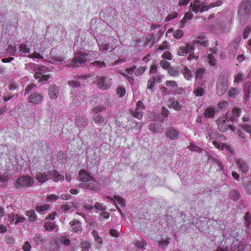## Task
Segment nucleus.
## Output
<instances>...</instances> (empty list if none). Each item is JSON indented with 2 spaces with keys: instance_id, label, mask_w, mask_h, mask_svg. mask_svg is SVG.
I'll use <instances>...</instances> for the list:
<instances>
[{
  "instance_id": "60",
  "label": "nucleus",
  "mask_w": 251,
  "mask_h": 251,
  "mask_svg": "<svg viewBox=\"0 0 251 251\" xmlns=\"http://www.w3.org/2000/svg\"><path fill=\"white\" fill-rule=\"evenodd\" d=\"M188 149L191 151H195L197 152L201 151L200 147L193 144H191L189 145Z\"/></svg>"
},
{
  "instance_id": "40",
  "label": "nucleus",
  "mask_w": 251,
  "mask_h": 251,
  "mask_svg": "<svg viewBox=\"0 0 251 251\" xmlns=\"http://www.w3.org/2000/svg\"><path fill=\"white\" fill-rule=\"evenodd\" d=\"M110 49V45L106 42L101 43L99 46V49L102 51H106Z\"/></svg>"
},
{
  "instance_id": "42",
  "label": "nucleus",
  "mask_w": 251,
  "mask_h": 251,
  "mask_svg": "<svg viewBox=\"0 0 251 251\" xmlns=\"http://www.w3.org/2000/svg\"><path fill=\"white\" fill-rule=\"evenodd\" d=\"M207 59L209 64L212 66H214L216 63V60L213 55L209 54L207 56Z\"/></svg>"
},
{
  "instance_id": "35",
  "label": "nucleus",
  "mask_w": 251,
  "mask_h": 251,
  "mask_svg": "<svg viewBox=\"0 0 251 251\" xmlns=\"http://www.w3.org/2000/svg\"><path fill=\"white\" fill-rule=\"evenodd\" d=\"M105 109V107L102 105H99L94 107L92 109V112L94 114H98L99 113L101 112Z\"/></svg>"
},
{
  "instance_id": "22",
  "label": "nucleus",
  "mask_w": 251,
  "mask_h": 251,
  "mask_svg": "<svg viewBox=\"0 0 251 251\" xmlns=\"http://www.w3.org/2000/svg\"><path fill=\"white\" fill-rule=\"evenodd\" d=\"M182 73L183 74L184 78L189 80L191 79L192 77V73L190 69H189L187 67H185L183 69H182Z\"/></svg>"
},
{
  "instance_id": "56",
  "label": "nucleus",
  "mask_w": 251,
  "mask_h": 251,
  "mask_svg": "<svg viewBox=\"0 0 251 251\" xmlns=\"http://www.w3.org/2000/svg\"><path fill=\"white\" fill-rule=\"evenodd\" d=\"M169 74L173 76H176L178 75L179 71L177 68L171 67L169 70Z\"/></svg>"
},
{
  "instance_id": "1",
  "label": "nucleus",
  "mask_w": 251,
  "mask_h": 251,
  "mask_svg": "<svg viewBox=\"0 0 251 251\" xmlns=\"http://www.w3.org/2000/svg\"><path fill=\"white\" fill-rule=\"evenodd\" d=\"M78 180L83 182L84 187L89 190L99 191L100 188L96 180L84 170H81L78 174Z\"/></svg>"
},
{
  "instance_id": "10",
  "label": "nucleus",
  "mask_w": 251,
  "mask_h": 251,
  "mask_svg": "<svg viewBox=\"0 0 251 251\" xmlns=\"http://www.w3.org/2000/svg\"><path fill=\"white\" fill-rule=\"evenodd\" d=\"M43 100L42 95L38 92H34L28 98V101L34 104L41 103Z\"/></svg>"
},
{
  "instance_id": "59",
  "label": "nucleus",
  "mask_w": 251,
  "mask_h": 251,
  "mask_svg": "<svg viewBox=\"0 0 251 251\" xmlns=\"http://www.w3.org/2000/svg\"><path fill=\"white\" fill-rule=\"evenodd\" d=\"M160 65L163 69H167L169 67L170 63L165 60H162L160 62Z\"/></svg>"
},
{
  "instance_id": "49",
  "label": "nucleus",
  "mask_w": 251,
  "mask_h": 251,
  "mask_svg": "<svg viewBox=\"0 0 251 251\" xmlns=\"http://www.w3.org/2000/svg\"><path fill=\"white\" fill-rule=\"evenodd\" d=\"M238 91L235 88H231L228 91V96L230 97L235 98V97L238 94Z\"/></svg>"
},
{
  "instance_id": "55",
  "label": "nucleus",
  "mask_w": 251,
  "mask_h": 251,
  "mask_svg": "<svg viewBox=\"0 0 251 251\" xmlns=\"http://www.w3.org/2000/svg\"><path fill=\"white\" fill-rule=\"evenodd\" d=\"M68 84L69 86H72L74 88H78L80 86V83L75 80H70L68 82Z\"/></svg>"
},
{
  "instance_id": "11",
  "label": "nucleus",
  "mask_w": 251,
  "mask_h": 251,
  "mask_svg": "<svg viewBox=\"0 0 251 251\" xmlns=\"http://www.w3.org/2000/svg\"><path fill=\"white\" fill-rule=\"evenodd\" d=\"M238 168L242 173H247L249 170V167L246 161L242 158H238L235 161Z\"/></svg>"
},
{
  "instance_id": "13",
  "label": "nucleus",
  "mask_w": 251,
  "mask_h": 251,
  "mask_svg": "<svg viewBox=\"0 0 251 251\" xmlns=\"http://www.w3.org/2000/svg\"><path fill=\"white\" fill-rule=\"evenodd\" d=\"M48 92L50 98L52 100H55L58 96V88L55 84H51L49 87Z\"/></svg>"
},
{
  "instance_id": "20",
  "label": "nucleus",
  "mask_w": 251,
  "mask_h": 251,
  "mask_svg": "<svg viewBox=\"0 0 251 251\" xmlns=\"http://www.w3.org/2000/svg\"><path fill=\"white\" fill-rule=\"evenodd\" d=\"M232 116L229 119L231 121H235L237 117H239L241 113V109L239 108H234L232 111Z\"/></svg>"
},
{
  "instance_id": "14",
  "label": "nucleus",
  "mask_w": 251,
  "mask_h": 251,
  "mask_svg": "<svg viewBox=\"0 0 251 251\" xmlns=\"http://www.w3.org/2000/svg\"><path fill=\"white\" fill-rule=\"evenodd\" d=\"M192 45L189 44H186L185 46L180 47L177 50V54L180 56H186L191 50H193Z\"/></svg>"
},
{
  "instance_id": "19",
  "label": "nucleus",
  "mask_w": 251,
  "mask_h": 251,
  "mask_svg": "<svg viewBox=\"0 0 251 251\" xmlns=\"http://www.w3.org/2000/svg\"><path fill=\"white\" fill-rule=\"evenodd\" d=\"M195 43L202 47H206L207 46L208 40L204 36H199L197 39L195 40Z\"/></svg>"
},
{
  "instance_id": "57",
  "label": "nucleus",
  "mask_w": 251,
  "mask_h": 251,
  "mask_svg": "<svg viewBox=\"0 0 251 251\" xmlns=\"http://www.w3.org/2000/svg\"><path fill=\"white\" fill-rule=\"evenodd\" d=\"M36 86V85L34 83H31L28 85L25 89V95H26L31 91V90Z\"/></svg>"
},
{
  "instance_id": "51",
  "label": "nucleus",
  "mask_w": 251,
  "mask_h": 251,
  "mask_svg": "<svg viewBox=\"0 0 251 251\" xmlns=\"http://www.w3.org/2000/svg\"><path fill=\"white\" fill-rule=\"evenodd\" d=\"M43 240V237L40 234H36L33 237V240L36 244H40Z\"/></svg>"
},
{
  "instance_id": "25",
  "label": "nucleus",
  "mask_w": 251,
  "mask_h": 251,
  "mask_svg": "<svg viewBox=\"0 0 251 251\" xmlns=\"http://www.w3.org/2000/svg\"><path fill=\"white\" fill-rule=\"evenodd\" d=\"M91 65L95 69H100L105 66V63L101 61H95L91 63Z\"/></svg>"
},
{
  "instance_id": "45",
  "label": "nucleus",
  "mask_w": 251,
  "mask_h": 251,
  "mask_svg": "<svg viewBox=\"0 0 251 251\" xmlns=\"http://www.w3.org/2000/svg\"><path fill=\"white\" fill-rule=\"evenodd\" d=\"M80 245L82 249V251H89L91 244L88 241H84L81 243Z\"/></svg>"
},
{
  "instance_id": "12",
  "label": "nucleus",
  "mask_w": 251,
  "mask_h": 251,
  "mask_svg": "<svg viewBox=\"0 0 251 251\" xmlns=\"http://www.w3.org/2000/svg\"><path fill=\"white\" fill-rule=\"evenodd\" d=\"M242 123L241 124L240 126L242 129L245 132L251 135V123L250 122L249 117H244L242 118Z\"/></svg>"
},
{
  "instance_id": "64",
  "label": "nucleus",
  "mask_w": 251,
  "mask_h": 251,
  "mask_svg": "<svg viewBox=\"0 0 251 251\" xmlns=\"http://www.w3.org/2000/svg\"><path fill=\"white\" fill-rule=\"evenodd\" d=\"M57 174V171L55 169L52 170L48 171L46 175L48 176V179L51 178L53 176H55Z\"/></svg>"
},
{
  "instance_id": "2",
  "label": "nucleus",
  "mask_w": 251,
  "mask_h": 251,
  "mask_svg": "<svg viewBox=\"0 0 251 251\" xmlns=\"http://www.w3.org/2000/svg\"><path fill=\"white\" fill-rule=\"evenodd\" d=\"M237 14L241 22H245L251 15V0H243L238 6Z\"/></svg>"
},
{
  "instance_id": "4",
  "label": "nucleus",
  "mask_w": 251,
  "mask_h": 251,
  "mask_svg": "<svg viewBox=\"0 0 251 251\" xmlns=\"http://www.w3.org/2000/svg\"><path fill=\"white\" fill-rule=\"evenodd\" d=\"M228 75L226 73H222L220 75L216 86L217 94L223 95L228 87Z\"/></svg>"
},
{
  "instance_id": "47",
  "label": "nucleus",
  "mask_w": 251,
  "mask_h": 251,
  "mask_svg": "<svg viewBox=\"0 0 251 251\" xmlns=\"http://www.w3.org/2000/svg\"><path fill=\"white\" fill-rule=\"evenodd\" d=\"M93 234L96 242L98 244L101 245L102 243V239L101 237L99 236L98 233L96 231H94L93 232Z\"/></svg>"
},
{
  "instance_id": "31",
  "label": "nucleus",
  "mask_w": 251,
  "mask_h": 251,
  "mask_svg": "<svg viewBox=\"0 0 251 251\" xmlns=\"http://www.w3.org/2000/svg\"><path fill=\"white\" fill-rule=\"evenodd\" d=\"M146 71L145 66H140L137 69H135L134 75L137 76H141Z\"/></svg>"
},
{
  "instance_id": "3",
  "label": "nucleus",
  "mask_w": 251,
  "mask_h": 251,
  "mask_svg": "<svg viewBox=\"0 0 251 251\" xmlns=\"http://www.w3.org/2000/svg\"><path fill=\"white\" fill-rule=\"evenodd\" d=\"M222 3V1L217 0L216 2L210 3L208 5H204V3L203 2L200 3L199 0H195L194 3L191 2L190 3V6L191 7V10L193 12L195 13H197L199 11L201 13L207 11L212 8L221 5Z\"/></svg>"
},
{
  "instance_id": "7",
  "label": "nucleus",
  "mask_w": 251,
  "mask_h": 251,
  "mask_svg": "<svg viewBox=\"0 0 251 251\" xmlns=\"http://www.w3.org/2000/svg\"><path fill=\"white\" fill-rule=\"evenodd\" d=\"M97 84L100 89L107 90L109 89L111 86V79L105 76H98Z\"/></svg>"
},
{
  "instance_id": "18",
  "label": "nucleus",
  "mask_w": 251,
  "mask_h": 251,
  "mask_svg": "<svg viewBox=\"0 0 251 251\" xmlns=\"http://www.w3.org/2000/svg\"><path fill=\"white\" fill-rule=\"evenodd\" d=\"M70 224L71 225V228L72 230L74 232L79 231L81 230V224L79 221L76 220H74L70 222Z\"/></svg>"
},
{
  "instance_id": "38",
  "label": "nucleus",
  "mask_w": 251,
  "mask_h": 251,
  "mask_svg": "<svg viewBox=\"0 0 251 251\" xmlns=\"http://www.w3.org/2000/svg\"><path fill=\"white\" fill-rule=\"evenodd\" d=\"M93 119L96 124H100L104 121V117L101 114L98 115L95 117H94Z\"/></svg>"
},
{
  "instance_id": "9",
  "label": "nucleus",
  "mask_w": 251,
  "mask_h": 251,
  "mask_svg": "<svg viewBox=\"0 0 251 251\" xmlns=\"http://www.w3.org/2000/svg\"><path fill=\"white\" fill-rule=\"evenodd\" d=\"M136 69V66H133L131 68H127L125 70V73L126 74H125L124 73H122V75L128 81V82L130 84L133 85L134 82V79L132 76L133 73H134V71Z\"/></svg>"
},
{
  "instance_id": "39",
  "label": "nucleus",
  "mask_w": 251,
  "mask_h": 251,
  "mask_svg": "<svg viewBox=\"0 0 251 251\" xmlns=\"http://www.w3.org/2000/svg\"><path fill=\"white\" fill-rule=\"evenodd\" d=\"M60 241L62 244L68 246L70 244V240L68 237L62 236L60 237Z\"/></svg>"
},
{
  "instance_id": "21",
  "label": "nucleus",
  "mask_w": 251,
  "mask_h": 251,
  "mask_svg": "<svg viewBox=\"0 0 251 251\" xmlns=\"http://www.w3.org/2000/svg\"><path fill=\"white\" fill-rule=\"evenodd\" d=\"M35 178L37 180L42 183L49 179L46 173H39L36 176Z\"/></svg>"
},
{
  "instance_id": "27",
  "label": "nucleus",
  "mask_w": 251,
  "mask_h": 251,
  "mask_svg": "<svg viewBox=\"0 0 251 251\" xmlns=\"http://www.w3.org/2000/svg\"><path fill=\"white\" fill-rule=\"evenodd\" d=\"M204 92V90L203 88L201 87H198L195 89H194L193 91L194 94L195 95L196 97H201L203 95Z\"/></svg>"
},
{
  "instance_id": "41",
  "label": "nucleus",
  "mask_w": 251,
  "mask_h": 251,
  "mask_svg": "<svg viewBox=\"0 0 251 251\" xmlns=\"http://www.w3.org/2000/svg\"><path fill=\"white\" fill-rule=\"evenodd\" d=\"M16 51V47L15 46L10 45L8 46V48L6 50V52L7 53L11 55H13L15 53Z\"/></svg>"
},
{
  "instance_id": "61",
  "label": "nucleus",
  "mask_w": 251,
  "mask_h": 251,
  "mask_svg": "<svg viewBox=\"0 0 251 251\" xmlns=\"http://www.w3.org/2000/svg\"><path fill=\"white\" fill-rule=\"evenodd\" d=\"M169 244V241L168 240H162L159 242V246L163 249H165L167 248Z\"/></svg>"
},
{
  "instance_id": "63",
  "label": "nucleus",
  "mask_w": 251,
  "mask_h": 251,
  "mask_svg": "<svg viewBox=\"0 0 251 251\" xmlns=\"http://www.w3.org/2000/svg\"><path fill=\"white\" fill-rule=\"evenodd\" d=\"M145 106L143 104V102L141 100H139L136 104V109L137 110H141L143 111L144 109H145Z\"/></svg>"
},
{
  "instance_id": "17",
  "label": "nucleus",
  "mask_w": 251,
  "mask_h": 251,
  "mask_svg": "<svg viewBox=\"0 0 251 251\" xmlns=\"http://www.w3.org/2000/svg\"><path fill=\"white\" fill-rule=\"evenodd\" d=\"M216 109L213 107L206 108L203 113V115L206 118H211L215 114Z\"/></svg>"
},
{
  "instance_id": "32",
  "label": "nucleus",
  "mask_w": 251,
  "mask_h": 251,
  "mask_svg": "<svg viewBox=\"0 0 251 251\" xmlns=\"http://www.w3.org/2000/svg\"><path fill=\"white\" fill-rule=\"evenodd\" d=\"M26 213V215L28 217L29 221L33 222L36 220L37 216L34 210H31L27 211Z\"/></svg>"
},
{
  "instance_id": "30",
  "label": "nucleus",
  "mask_w": 251,
  "mask_h": 251,
  "mask_svg": "<svg viewBox=\"0 0 251 251\" xmlns=\"http://www.w3.org/2000/svg\"><path fill=\"white\" fill-rule=\"evenodd\" d=\"M76 122L80 124L81 125H86L88 124V121L83 116H78L76 119Z\"/></svg>"
},
{
  "instance_id": "23",
  "label": "nucleus",
  "mask_w": 251,
  "mask_h": 251,
  "mask_svg": "<svg viewBox=\"0 0 251 251\" xmlns=\"http://www.w3.org/2000/svg\"><path fill=\"white\" fill-rule=\"evenodd\" d=\"M241 196L239 192L237 190H232L229 194V197L231 199L237 201L239 200Z\"/></svg>"
},
{
  "instance_id": "16",
  "label": "nucleus",
  "mask_w": 251,
  "mask_h": 251,
  "mask_svg": "<svg viewBox=\"0 0 251 251\" xmlns=\"http://www.w3.org/2000/svg\"><path fill=\"white\" fill-rule=\"evenodd\" d=\"M149 129L152 132H161L163 131L164 126L160 124L155 123L150 124Z\"/></svg>"
},
{
  "instance_id": "26",
  "label": "nucleus",
  "mask_w": 251,
  "mask_h": 251,
  "mask_svg": "<svg viewBox=\"0 0 251 251\" xmlns=\"http://www.w3.org/2000/svg\"><path fill=\"white\" fill-rule=\"evenodd\" d=\"M60 197L59 195L56 194L48 195L47 197V201L49 202H53L59 199Z\"/></svg>"
},
{
  "instance_id": "50",
  "label": "nucleus",
  "mask_w": 251,
  "mask_h": 251,
  "mask_svg": "<svg viewBox=\"0 0 251 251\" xmlns=\"http://www.w3.org/2000/svg\"><path fill=\"white\" fill-rule=\"evenodd\" d=\"M251 31V26H246L244 30L243 33V37L244 39H247L248 37L249 34Z\"/></svg>"
},
{
  "instance_id": "33",
  "label": "nucleus",
  "mask_w": 251,
  "mask_h": 251,
  "mask_svg": "<svg viewBox=\"0 0 251 251\" xmlns=\"http://www.w3.org/2000/svg\"><path fill=\"white\" fill-rule=\"evenodd\" d=\"M155 82V79L154 78L153 76L151 77L148 81V86L147 89L152 91V88L154 87Z\"/></svg>"
},
{
  "instance_id": "54",
  "label": "nucleus",
  "mask_w": 251,
  "mask_h": 251,
  "mask_svg": "<svg viewBox=\"0 0 251 251\" xmlns=\"http://www.w3.org/2000/svg\"><path fill=\"white\" fill-rule=\"evenodd\" d=\"M171 106L175 110H178L180 109L181 105L177 101H174L171 104Z\"/></svg>"
},
{
  "instance_id": "46",
  "label": "nucleus",
  "mask_w": 251,
  "mask_h": 251,
  "mask_svg": "<svg viewBox=\"0 0 251 251\" xmlns=\"http://www.w3.org/2000/svg\"><path fill=\"white\" fill-rule=\"evenodd\" d=\"M166 84L167 86L171 87L175 90L178 87L176 81L174 80H167L166 82Z\"/></svg>"
},
{
  "instance_id": "58",
  "label": "nucleus",
  "mask_w": 251,
  "mask_h": 251,
  "mask_svg": "<svg viewBox=\"0 0 251 251\" xmlns=\"http://www.w3.org/2000/svg\"><path fill=\"white\" fill-rule=\"evenodd\" d=\"M174 37L176 39H180L183 36V32L180 29H178L174 33Z\"/></svg>"
},
{
  "instance_id": "8",
  "label": "nucleus",
  "mask_w": 251,
  "mask_h": 251,
  "mask_svg": "<svg viewBox=\"0 0 251 251\" xmlns=\"http://www.w3.org/2000/svg\"><path fill=\"white\" fill-rule=\"evenodd\" d=\"M13 155V150H11L4 145H0V160L6 161L11 159Z\"/></svg>"
},
{
  "instance_id": "34",
  "label": "nucleus",
  "mask_w": 251,
  "mask_h": 251,
  "mask_svg": "<svg viewBox=\"0 0 251 251\" xmlns=\"http://www.w3.org/2000/svg\"><path fill=\"white\" fill-rule=\"evenodd\" d=\"M116 93L120 98H122L126 94V90L123 86H119L117 88Z\"/></svg>"
},
{
  "instance_id": "43",
  "label": "nucleus",
  "mask_w": 251,
  "mask_h": 251,
  "mask_svg": "<svg viewBox=\"0 0 251 251\" xmlns=\"http://www.w3.org/2000/svg\"><path fill=\"white\" fill-rule=\"evenodd\" d=\"M244 76L243 74L239 73L235 76L234 83H239L244 80Z\"/></svg>"
},
{
  "instance_id": "29",
  "label": "nucleus",
  "mask_w": 251,
  "mask_h": 251,
  "mask_svg": "<svg viewBox=\"0 0 251 251\" xmlns=\"http://www.w3.org/2000/svg\"><path fill=\"white\" fill-rule=\"evenodd\" d=\"M193 14L192 13V12L188 11V12H186L185 14L184 17H183V18L182 19V20L181 21V23L182 24H185L187 22V21L193 18Z\"/></svg>"
},
{
  "instance_id": "6",
  "label": "nucleus",
  "mask_w": 251,
  "mask_h": 251,
  "mask_svg": "<svg viewBox=\"0 0 251 251\" xmlns=\"http://www.w3.org/2000/svg\"><path fill=\"white\" fill-rule=\"evenodd\" d=\"M34 182V179L29 176L19 177L16 180V185L18 188L29 187Z\"/></svg>"
},
{
  "instance_id": "53",
  "label": "nucleus",
  "mask_w": 251,
  "mask_h": 251,
  "mask_svg": "<svg viewBox=\"0 0 251 251\" xmlns=\"http://www.w3.org/2000/svg\"><path fill=\"white\" fill-rule=\"evenodd\" d=\"M133 115L138 119H140L143 117V112L141 110H137L135 109V111L133 112Z\"/></svg>"
},
{
  "instance_id": "44",
  "label": "nucleus",
  "mask_w": 251,
  "mask_h": 251,
  "mask_svg": "<svg viewBox=\"0 0 251 251\" xmlns=\"http://www.w3.org/2000/svg\"><path fill=\"white\" fill-rule=\"evenodd\" d=\"M204 72L205 70L204 69L200 68L198 69L195 75L196 78L198 79L202 78L204 75Z\"/></svg>"
},
{
  "instance_id": "5",
  "label": "nucleus",
  "mask_w": 251,
  "mask_h": 251,
  "mask_svg": "<svg viewBox=\"0 0 251 251\" xmlns=\"http://www.w3.org/2000/svg\"><path fill=\"white\" fill-rule=\"evenodd\" d=\"M87 54L83 52H78L75 53L74 57L71 61V66L73 67H79L82 64L86 62Z\"/></svg>"
},
{
  "instance_id": "37",
  "label": "nucleus",
  "mask_w": 251,
  "mask_h": 251,
  "mask_svg": "<svg viewBox=\"0 0 251 251\" xmlns=\"http://www.w3.org/2000/svg\"><path fill=\"white\" fill-rule=\"evenodd\" d=\"M245 224L249 227L251 225V214L250 212H247L245 216Z\"/></svg>"
},
{
  "instance_id": "15",
  "label": "nucleus",
  "mask_w": 251,
  "mask_h": 251,
  "mask_svg": "<svg viewBox=\"0 0 251 251\" xmlns=\"http://www.w3.org/2000/svg\"><path fill=\"white\" fill-rule=\"evenodd\" d=\"M166 135L171 140H176L178 138V131L176 129L170 127L166 132Z\"/></svg>"
},
{
  "instance_id": "36",
  "label": "nucleus",
  "mask_w": 251,
  "mask_h": 251,
  "mask_svg": "<svg viewBox=\"0 0 251 251\" xmlns=\"http://www.w3.org/2000/svg\"><path fill=\"white\" fill-rule=\"evenodd\" d=\"M20 51L23 53H27L30 51V48L25 44L23 43L20 46Z\"/></svg>"
},
{
  "instance_id": "48",
  "label": "nucleus",
  "mask_w": 251,
  "mask_h": 251,
  "mask_svg": "<svg viewBox=\"0 0 251 251\" xmlns=\"http://www.w3.org/2000/svg\"><path fill=\"white\" fill-rule=\"evenodd\" d=\"M40 148L41 151L44 153L45 152L49 151L50 149V145L47 143H41V146Z\"/></svg>"
},
{
  "instance_id": "28",
  "label": "nucleus",
  "mask_w": 251,
  "mask_h": 251,
  "mask_svg": "<svg viewBox=\"0 0 251 251\" xmlns=\"http://www.w3.org/2000/svg\"><path fill=\"white\" fill-rule=\"evenodd\" d=\"M219 129L223 132H225L228 129V125L225 121L219 122L218 125Z\"/></svg>"
},
{
  "instance_id": "24",
  "label": "nucleus",
  "mask_w": 251,
  "mask_h": 251,
  "mask_svg": "<svg viewBox=\"0 0 251 251\" xmlns=\"http://www.w3.org/2000/svg\"><path fill=\"white\" fill-rule=\"evenodd\" d=\"M107 199L110 200L111 201H114L115 204H117V203L118 204H124L125 203L124 199L119 196H114V199H112L110 197H107Z\"/></svg>"
},
{
  "instance_id": "52",
  "label": "nucleus",
  "mask_w": 251,
  "mask_h": 251,
  "mask_svg": "<svg viewBox=\"0 0 251 251\" xmlns=\"http://www.w3.org/2000/svg\"><path fill=\"white\" fill-rule=\"evenodd\" d=\"M213 145L217 149L223 150L225 148V145L222 143H219L217 141H214L212 142Z\"/></svg>"
},
{
  "instance_id": "62",
  "label": "nucleus",
  "mask_w": 251,
  "mask_h": 251,
  "mask_svg": "<svg viewBox=\"0 0 251 251\" xmlns=\"http://www.w3.org/2000/svg\"><path fill=\"white\" fill-rule=\"evenodd\" d=\"M245 191L247 194L251 195V181L247 182L245 184Z\"/></svg>"
}]
</instances>
